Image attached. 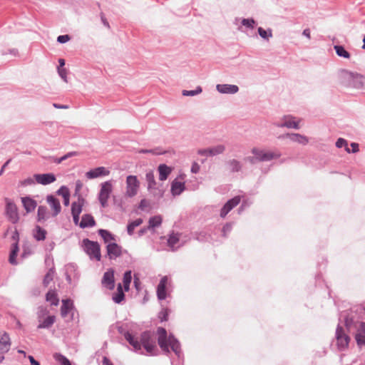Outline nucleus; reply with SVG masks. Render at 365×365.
<instances>
[{"mask_svg": "<svg viewBox=\"0 0 365 365\" xmlns=\"http://www.w3.org/2000/svg\"><path fill=\"white\" fill-rule=\"evenodd\" d=\"M118 331L119 334L123 335L130 345L132 346L133 351L143 354V346L148 354H155V351L156 349L155 342L152 339L149 331H146L143 332L140 334V340H138L131 333L127 331L124 326L118 327Z\"/></svg>", "mask_w": 365, "mask_h": 365, "instance_id": "1", "label": "nucleus"}, {"mask_svg": "<svg viewBox=\"0 0 365 365\" xmlns=\"http://www.w3.org/2000/svg\"><path fill=\"white\" fill-rule=\"evenodd\" d=\"M157 332L158 334V343L161 349L166 353H169V346H170L178 358V361L171 362L172 365H182L183 354L179 341L173 334H170L168 339L167 331L163 327H158Z\"/></svg>", "mask_w": 365, "mask_h": 365, "instance_id": "2", "label": "nucleus"}, {"mask_svg": "<svg viewBox=\"0 0 365 365\" xmlns=\"http://www.w3.org/2000/svg\"><path fill=\"white\" fill-rule=\"evenodd\" d=\"M341 317L344 318L346 328L349 332L352 329L356 330L354 338L357 345L360 347L365 345V322H359V319L354 315L341 314Z\"/></svg>", "mask_w": 365, "mask_h": 365, "instance_id": "3", "label": "nucleus"}, {"mask_svg": "<svg viewBox=\"0 0 365 365\" xmlns=\"http://www.w3.org/2000/svg\"><path fill=\"white\" fill-rule=\"evenodd\" d=\"M341 84L347 88H365V76L356 72L341 69L339 73Z\"/></svg>", "mask_w": 365, "mask_h": 365, "instance_id": "4", "label": "nucleus"}, {"mask_svg": "<svg viewBox=\"0 0 365 365\" xmlns=\"http://www.w3.org/2000/svg\"><path fill=\"white\" fill-rule=\"evenodd\" d=\"M82 247L91 259L101 260V247L98 242L91 241L89 239H83Z\"/></svg>", "mask_w": 365, "mask_h": 365, "instance_id": "5", "label": "nucleus"}, {"mask_svg": "<svg viewBox=\"0 0 365 365\" xmlns=\"http://www.w3.org/2000/svg\"><path fill=\"white\" fill-rule=\"evenodd\" d=\"M113 191L111 180H107L101 184V189L98 195V200L102 207L108 206V201Z\"/></svg>", "mask_w": 365, "mask_h": 365, "instance_id": "6", "label": "nucleus"}, {"mask_svg": "<svg viewBox=\"0 0 365 365\" xmlns=\"http://www.w3.org/2000/svg\"><path fill=\"white\" fill-rule=\"evenodd\" d=\"M125 195L128 197H135L140 189V182L136 175H128L125 180Z\"/></svg>", "mask_w": 365, "mask_h": 365, "instance_id": "7", "label": "nucleus"}, {"mask_svg": "<svg viewBox=\"0 0 365 365\" xmlns=\"http://www.w3.org/2000/svg\"><path fill=\"white\" fill-rule=\"evenodd\" d=\"M251 153L256 156L257 162L269 161L272 159L278 158L281 156L279 153L265 151L257 148H253Z\"/></svg>", "mask_w": 365, "mask_h": 365, "instance_id": "8", "label": "nucleus"}, {"mask_svg": "<svg viewBox=\"0 0 365 365\" xmlns=\"http://www.w3.org/2000/svg\"><path fill=\"white\" fill-rule=\"evenodd\" d=\"M335 337L339 349L344 350L348 347L350 337L344 332V329L339 324L336 327Z\"/></svg>", "mask_w": 365, "mask_h": 365, "instance_id": "9", "label": "nucleus"}, {"mask_svg": "<svg viewBox=\"0 0 365 365\" xmlns=\"http://www.w3.org/2000/svg\"><path fill=\"white\" fill-rule=\"evenodd\" d=\"M6 217L11 223L16 224L18 222L19 220L17 207L13 202H11L9 199H6Z\"/></svg>", "mask_w": 365, "mask_h": 365, "instance_id": "10", "label": "nucleus"}, {"mask_svg": "<svg viewBox=\"0 0 365 365\" xmlns=\"http://www.w3.org/2000/svg\"><path fill=\"white\" fill-rule=\"evenodd\" d=\"M274 125L278 128L286 127L287 128L299 129V122L295 120V118L292 115H284L282 122H274Z\"/></svg>", "mask_w": 365, "mask_h": 365, "instance_id": "11", "label": "nucleus"}, {"mask_svg": "<svg viewBox=\"0 0 365 365\" xmlns=\"http://www.w3.org/2000/svg\"><path fill=\"white\" fill-rule=\"evenodd\" d=\"M109 174L110 170L108 168L101 166L88 170L86 173L85 175L88 179L92 180L98 178L106 177L109 175Z\"/></svg>", "mask_w": 365, "mask_h": 365, "instance_id": "12", "label": "nucleus"}, {"mask_svg": "<svg viewBox=\"0 0 365 365\" xmlns=\"http://www.w3.org/2000/svg\"><path fill=\"white\" fill-rule=\"evenodd\" d=\"M101 284L103 287L109 290H113L115 287L114 270L109 269L103 276Z\"/></svg>", "mask_w": 365, "mask_h": 365, "instance_id": "13", "label": "nucleus"}, {"mask_svg": "<svg viewBox=\"0 0 365 365\" xmlns=\"http://www.w3.org/2000/svg\"><path fill=\"white\" fill-rule=\"evenodd\" d=\"M34 178L36 182L43 185H49L56 181V178L53 173L35 174Z\"/></svg>", "mask_w": 365, "mask_h": 365, "instance_id": "14", "label": "nucleus"}, {"mask_svg": "<svg viewBox=\"0 0 365 365\" xmlns=\"http://www.w3.org/2000/svg\"><path fill=\"white\" fill-rule=\"evenodd\" d=\"M106 250L110 259H115L122 255V247L115 242L108 243Z\"/></svg>", "mask_w": 365, "mask_h": 365, "instance_id": "15", "label": "nucleus"}, {"mask_svg": "<svg viewBox=\"0 0 365 365\" xmlns=\"http://www.w3.org/2000/svg\"><path fill=\"white\" fill-rule=\"evenodd\" d=\"M240 202V197L235 196L229 200L222 207L220 210V217L224 218L230 211L236 207Z\"/></svg>", "mask_w": 365, "mask_h": 365, "instance_id": "16", "label": "nucleus"}, {"mask_svg": "<svg viewBox=\"0 0 365 365\" xmlns=\"http://www.w3.org/2000/svg\"><path fill=\"white\" fill-rule=\"evenodd\" d=\"M46 202L53 210L52 215L53 217L57 216L61 211V206L59 200L52 195H48L46 197Z\"/></svg>", "mask_w": 365, "mask_h": 365, "instance_id": "17", "label": "nucleus"}, {"mask_svg": "<svg viewBox=\"0 0 365 365\" xmlns=\"http://www.w3.org/2000/svg\"><path fill=\"white\" fill-rule=\"evenodd\" d=\"M279 138L282 139L288 138L291 141L296 142L302 145H307L309 142L307 137L299 133H287L279 136Z\"/></svg>", "mask_w": 365, "mask_h": 365, "instance_id": "18", "label": "nucleus"}, {"mask_svg": "<svg viewBox=\"0 0 365 365\" xmlns=\"http://www.w3.org/2000/svg\"><path fill=\"white\" fill-rule=\"evenodd\" d=\"M217 91L223 94H235L239 91V87L231 84H217Z\"/></svg>", "mask_w": 365, "mask_h": 365, "instance_id": "19", "label": "nucleus"}, {"mask_svg": "<svg viewBox=\"0 0 365 365\" xmlns=\"http://www.w3.org/2000/svg\"><path fill=\"white\" fill-rule=\"evenodd\" d=\"M11 346L10 338L6 332L0 334V354L9 351Z\"/></svg>", "mask_w": 365, "mask_h": 365, "instance_id": "20", "label": "nucleus"}, {"mask_svg": "<svg viewBox=\"0 0 365 365\" xmlns=\"http://www.w3.org/2000/svg\"><path fill=\"white\" fill-rule=\"evenodd\" d=\"M168 282L167 277L161 278L157 287V297L159 300H164L167 297L166 294V284Z\"/></svg>", "mask_w": 365, "mask_h": 365, "instance_id": "21", "label": "nucleus"}, {"mask_svg": "<svg viewBox=\"0 0 365 365\" xmlns=\"http://www.w3.org/2000/svg\"><path fill=\"white\" fill-rule=\"evenodd\" d=\"M341 314H349L356 316L358 319H364L363 314H365V306L364 305H355L351 307L349 312H343Z\"/></svg>", "mask_w": 365, "mask_h": 365, "instance_id": "22", "label": "nucleus"}, {"mask_svg": "<svg viewBox=\"0 0 365 365\" xmlns=\"http://www.w3.org/2000/svg\"><path fill=\"white\" fill-rule=\"evenodd\" d=\"M21 202L26 212L34 211L37 206L36 201L30 197H21Z\"/></svg>", "mask_w": 365, "mask_h": 365, "instance_id": "23", "label": "nucleus"}, {"mask_svg": "<svg viewBox=\"0 0 365 365\" xmlns=\"http://www.w3.org/2000/svg\"><path fill=\"white\" fill-rule=\"evenodd\" d=\"M95 225L96 221L91 215L84 214L82 216L81 221L79 223L81 228L92 227Z\"/></svg>", "mask_w": 365, "mask_h": 365, "instance_id": "24", "label": "nucleus"}, {"mask_svg": "<svg viewBox=\"0 0 365 365\" xmlns=\"http://www.w3.org/2000/svg\"><path fill=\"white\" fill-rule=\"evenodd\" d=\"M84 203V198L79 195L78 197V201L73 202L71 204V214L76 215H80L82 212Z\"/></svg>", "mask_w": 365, "mask_h": 365, "instance_id": "25", "label": "nucleus"}, {"mask_svg": "<svg viewBox=\"0 0 365 365\" xmlns=\"http://www.w3.org/2000/svg\"><path fill=\"white\" fill-rule=\"evenodd\" d=\"M19 251V245L17 243H12L9 253V262L12 265H17L18 261L16 257Z\"/></svg>", "mask_w": 365, "mask_h": 365, "instance_id": "26", "label": "nucleus"}, {"mask_svg": "<svg viewBox=\"0 0 365 365\" xmlns=\"http://www.w3.org/2000/svg\"><path fill=\"white\" fill-rule=\"evenodd\" d=\"M158 170L159 173V179L161 181L165 180L172 171L171 168L165 164H160L158 168Z\"/></svg>", "mask_w": 365, "mask_h": 365, "instance_id": "27", "label": "nucleus"}, {"mask_svg": "<svg viewBox=\"0 0 365 365\" xmlns=\"http://www.w3.org/2000/svg\"><path fill=\"white\" fill-rule=\"evenodd\" d=\"M145 180L148 182V190L152 191L153 190H157L156 181L155 180V175L153 170L147 172L145 174Z\"/></svg>", "mask_w": 365, "mask_h": 365, "instance_id": "28", "label": "nucleus"}, {"mask_svg": "<svg viewBox=\"0 0 365 365\" xmlns=\"http://www.w3.org/2000/svg\"><path fill=\"white\" fill-rule=\"evenodd\" d=\"M47 232L39 225H36L33 230V237L36 241H43L46 239Z\"/></svg>", "mask_w": 365, "mask_h": 365, "instance_id": "29", "label": "nucleus"}, {"mask_svg": "<svg viewBox=\"0 0 365 365\" xmlns=\"http://www.w3.org/2000/svg\"><path fill=\"white\" fill-rule=\"evenodd\" d=\"M185 188V183L176 180H175L171 184V192L173 195H179Z\"/></svg>", "mask_w": 365, "mask_h": 365, "instance_id": "30", "label": "nucleus"}, {"mask_svg": "<svg viewBox=\"0 0 365 365\" xmlns=\"http://www.w3.org/2000/svg\"><path fill=\"white\" fill-rule=\"evenodd\" d=\"M73 302L71 299H63L61 308V314L62 317H66L68 312L73 309Z\"/></svg>", "mask_w": 365, "mask_h": 365, "instance_id": "31", "label": "nucleus"}, {"mask_svg": "<svg viewBox=\"0 0 365 365\" xmlns=\"http://www.w3.org/2000/svg\"><path fill=\"white\" fill-rule=\"evenodd\" d=\"M56 320L55 316H48L42 322L39 319V324L37 327L38 329H49L54 324Z\"/></svg>", "mask_w": 365, "mask_h": 365, "instance_id": "32", "label": "nucleus"}, {"mask_svg": "<svg viewBox=\"0 0 365 365\" xmlns=\"http://www.w3.org/2000/svg\"><path fill=\"white\" fill-rule=\"evenodd\" d=\"M125 299V294L120 283L117 285V292L113 294L112 299L116 304L121 303Z\"/></svg>", "mask_w": 365, "mask_h": 365, "instance_id": "33", "label": "nucleus"}, {"mask_svg": "<svg viewBox=\"0 0 365 365\" xmlns=\"http://www.w3.org/2000/svg\"><path fill=\"white\" fill-rule=\"evenodd\" d=\"M49 213L46 206L41 205L38 207L37 211V220L38 222H43L48 219Z\"/></svg>", "mask_w": 365, "mask_h": 365, "instance_id": "34", "label": "nucleus"}, {"mask_svg": "<svg viewBox=\"0 0 365 365\" xmlns=\"http://www.w3.org/2000/svg\"><path fill=\"white\" fill-rule=\"evenodd\" d=\"M46 300L53 306H57L59 299L56 292L53 290H49L46 294Z\"/></svg>", "mask_w": 365, "mask_h": 365, "instance_id": "35", "label": "nucleus"}, {"mask_svg": "<svg viewBox=\"0 0 365 365\" xmlns=\"http://www.w3.org/2000/svg\"><path fill=\"white\" fill-rule=\"evenodd\" d=\"M179 242V234L178 233H174L173 232L169 235V237L168 239V245L171 248L172 251H175L177 250V247H175V245Z\"/></svg>", "mask_w": 365, "mask_h": 365, "instance_id": "36", "label": "nucleus"}, {"mask_svg": "<svg viewBox=\"0 0 365 365\" xmlns=\"http://www.w3.org/2000/svg\"><path fill=\"white\" fill-rule=\"evenodd\" d=\"M98 232L106 243H108L112 240H115L114 235L107 230L100 229L98 230Z\"/></svg>", "mask_w": 365, "mask_h": 365, "instance_id": "37", "label": "nucleus"}, {"mask_svg": "<svg viewBox=\"0 0 365 365\" xmlns=\"http://www.w3.org/2000/svg\"><path fill=\"white\" fill-rule=\"evenodd\" d=\"M229 168L232 173H237L241 170L242 165L237 160L232 159L227 163Z\"/></svg>", "mask_w": 365, "mask_h": 365, "instance_id": "38", "label": "nucleus"}, {"mask_svg": "<svg viewBox=\"0 0 365 365\" xmlns=\"http://www.w3.org/2000/svg\"><path fill=\"white\" fill-rule=\"evenodd\" d=\"M132 281V272L130 270L126 271L123 274V287L125 291L128 292L130 289V284Z\"/></svg>", "mask_w": 365, "mask_h": 365, "instance_id": "39", "label": "nucleus"}, {"mask_svg": "<svg viewBox=\"0 0 365 365\" xmlns=\"http://www.w3.org/2000/svg\"><path fill=\"white\" fill-rule=\"evenodd\" d=\"M143 219L138 218L135 220H133L128 223L127 226V232L129 235H132L133 234L134 230L136 227L140 225L143 223Z\"/></svg>", "mask_w": 365, "mask_h": 365, "instance_id": "40", "label": "nucleus"}, {"mask_svg": "<svg viewBox=\"0 0 365 365\" xmlns=\"http://www.w3.org/2000/svg\"><path fill=\"white\" fill-rule=\"evenodd\" d=\"M334 49L335 50L337 56L343 57L344 58H350V53L344 48V46L340 45H335L334 46Z\"/></svg>", "mask_w": 365, "mask_h": 365, "instance_id": "41", "label": "nucleus"}, {"mask_svg": "<svg viewBox=\"0 0 365 365\" xmlns=\"http://www.w3.org/2000/svg\"><path fill=\"white\" fill-rule=\"evenodd\" d=\"M162 217L160 215H155V216H153V217H151L150 219H149V226H148V229L150 228H155V227H159L161 223H162Z\"/></svg>", "mask_w": 365, "mask_h": 365, "instance_id": "42", "label": "nucleus"}, {"mask_svg": "<svg viewBox=\"0 0 365 365\" xmlns=\"http://www.w3.org/2000/svg\"><path fill=\"white\" fill-rule=\"evenodd\" d=\"M33 254V250L31 245L28 242L24 243L22 247V252L21 254V258L25 259Z\"/></svg>", "mask_w": 365, "mask_h": 365, "instance_id": "43", "label": "nucleus"}, {"mask_svg": "<svg viewBox=\"0 0 365 365\" xmlns=\"http://www.w3.org/2000/svg\"><path fill=\"white\" fill-rule=\"evenodd\" d=\"M257 32L261 38L265 40H269V38L272 37V31L271 29H268L267 30H264L262 27H259L257 29Z\"/></svg>", "mask_w": 365, "mask_h": 365, "instance_id": "44", "label": "nucleus"}, {"mask_svg": "<svg viewBox=\"0 0 365 365\" xmlns=\"http://www.w3.org/2000/svg\"><path fill=\"white\" fill-rule=\"evenodd\" d=\"M225 150V147L223 145H217L214 147L209 148L210 155L215 156L222 153Z\"/></svg>", "mask_w": 365, "mask_h": 365, "instance_id": "45", "label": "nucleus"}, {"mask_svg": "<svg viewBox=\"0 0 365 365\" xmlns=\"http://www.w3.org/2000/svg\"><path fill=\"white\" fill-rule=\"evenodd\" d=\"M54 274V268L49 269L43 280V284L45 287H47L49 284V283L53 279Z\"/></svg>", "mask_w": 365, "mask_h": 365, "instance_id": "46", "label": "nucleus"}, {"mask_svg": "<svg viewBox=\"0 0 365 365\" xmlns=\"http://www.w3.org/2000/svg\"><path fill=\"white\" fill-rule=\"evenodd\" d=\"M202 91V89L201 86H198L196 87V88L195 90H190V91L183 90L182 93V96H194L201 93Z\"/></svg>", "mask_w": 365, "mask_h": 365, "instance_id": "47", "label": "nucleus"}, {"mask_svg": "<svg viewBox=\"0 0 365 365\" xmlns=\"http://www.w3.org/2000/svg\"><path fill=\"white\" fill-rule=\"evenodd\" d=\"M54 359L61 364V365H71L70 361L61 354L56 353L54 354Z\"/></svg>", "mask_w": 365, "mask_h": 365, "instance_id": "48", "label": "nucleus"}, {"mask_svg": "<svg viewBox=\"0 0 365 365\" xmlns=\"http://www.w3.org/2000/svg\"><path fill=\"white\" fill-rule=\"evenodd\" d=\"M241 24L242 26H245L249 29H254L255 25L256 24V21L254 19H242Z\"/></svg>", "mask_w": 365, "mask_h": 365, "instance_id": "49", "label": "nucleus"}, {"mask_svg": "<svg viewBox=\"0 0 365 365\" xmlns=\"http://www.w3.org/2000/svg\"><path fill=\"white\" fill-rule=\"evenodd\" d=\"M232 229V223H226L223 227H222V235L226 237L227 234H229L231 230Z\"/></svg>", "mask_w": 365, "mask_h": 365, "instance_id": "50", "label": "nucleus"}, {"mask_svg": "<svg viewBox=\"0 0 365 365\" xmlns=\"http://www.w3.org/2000/svg\"><path fill=\"white\" fill-rule=\"evenodd\" d=\"M158 149H140L138 153H143V154H147V153H151V154H153V155H160V154H163V153L161 152V151H158Z\"/></svg>", "mask_w": 365, "mask_h": 365, "instance_id": "51", "label": "nucleus"}, {"mask_svg": "<svg viewBox=\"0 0 365 365\" xmlns=\"http://www.w3.org/2000/svg\"><path fill=\"white\" fill-rule=\"evenodd\" d=\"M56 193L57 195H61L63 197V198L64 197V196H66V195H70V192H69V190L68 189L67 187L63 185L61 186L57 191H56Z\"/></svg>", "mask_w": 365, "mask_h": 365, "instance_id": "52", "label": "nucleus"}, {"mask_svg": "<svg viewBox=\"0 0 365 365\" xmlns=\"http://www.w3.org/2000/svg\"><path fill=\"white\" fill-rule=\"evenodd\" d=\"M69 271H75V266L73 264L66 266V279L68 283H71V276L68 274Z\"/></svg>", "mask_w": 365, "mask_h": 365, "instance_id": "53", "label": "nucleus"}, {"mask_svg": "<svg viewBox=\"0 0 365 365\" xmlns=\"http://www.w3.org/2000/svg\"><path fill=\"white\" fill-rule=\"evenodd\" d=\"M168 317V310L163 309L158 314V317L161 322L167 321Z\"/></svg>", "mask_w": 365, "mask_h": 365, "instance_id": "54", "label": "nucleus"}, {"mask_svg": "<svg viewBox=\"0 0 365 365\" xmlns=\"http://www.w3.org/2000/svg\"><path fill=\"white\" fill-rule=\"evenodd\" d=\"M58 73L60 77L65 81L67 82V71L64 68L58 67Z\"/></svg>", "mask_w": 365, "mask_h": 365, "instance_id": "55", "label": "nucleus"}, {"mask_svg": "<svg viewBox=\"0 0 365 365\" xmlns=\"http://www.w3.org/2000/svg\"><path fill=\"white\" fill-rule=\"evenodd\" d=\"M71 39V37L69 35H60L57 38V41L60 43H65L68 42Z\"/></svg>", "mask_w": 365, "mask_h": 365, "instance_id": "56", "label": "nucleus"}, {"mask_svg": "<svg viewBox=\"0 0 365 365\" xmlns=\"http://www.w3.org/2000/svg\"><path fill=\"white\" fill-rule=\"evenodd\" d=\"M348 144L347 141L344 138H339L336 142V146L339 148H341L343 147H346Z\"/></svg>", "mask_w": 365, "mask_h": 365, "instance_id": "57", "label": "nucleus"}, {"mask_svg": "<svg viewBox=\"0 0 365 365\" xmlns=\"http://www.w3.org/2000/svg\"><path fill=\"white\" fill-rule=\"evenodd\" d=\"M11 239L14 241V243H17V245H19V233L16 229L13 232Z\"/></svg>", "mask_w": 365, "mask_h": 365, "instance_id": "58", "label": "nucleus"}, {"mask_svg": "<svg viewBox=\"0 0 365 365\" xmlns=\"http://www.w3.org/2000/svg\"><path fill=\"white\" fill-rule=\"evenodd\" d=\"M200 171V165L197 163H194L191 167V172L192 173H197Z\"/></svg>", "mask_w": 365, "mask_h": 365, "instance_id": "59", "label": "nucleus"}, {"mask_svg": "<svg viewBox=\"0 0 365 365\" xmlns=\"http://www.w3.org/2000/svg\"><path fill=\"white\" fill-rule=\"evenodd\" d=\"M198 154L202 156H206V157L210 156V152H209V148H206V149L199 150Z\"/></svg>", "mask_w": 365, "mask_h": 365, "instance_id": "60", "label": "nucleus"}, {"mask_svg": "<svg viewBox=\"0 0 365 365\" xmlns=\"http://www.w3.org/2000/svg\"><path fill=\"white\" fill-rule=\"evenodd\" d=\"M148 206V201L145 199H142L139 204V208L140 210H144Z\"/></svg>", "mask_w": 365, "mask_h": 365, "instance_id": "61", "label": "nucleus"}, {"mask_svg": "<svg viewBox=\"0 0 365 365\" xmlns=\"http://www.w3.org/2000/svg\"><path fill=\"white\" fill-rule=\"evenodd\" d=\"M35 182H34V180L31 178H28L26 179H25L24 180V182H22V184L24 185H34Z\"/></svg>", "mask_w": 365, "mask_h": 365, "instance_id": "62", "label": "nucleus"}, {"mask_svg": "<svg viewBox=\"0 0 365 365\" xmlns=\"http://www.w3.org/2000/svg\"><path fill=\"white\" fill-rule=\"evenodd\" d=\"M245 160L248 161L251 164H255L257 163V160L255 155L254 156H248L245 158Z\"/></svg>", "mask_w": 365, "mask_h": 365, "instance_id": "63", "label": "nucleus"}, {"mask_svg": "<svg viewBox=\"0 0 365 365\" xmlns=\"http://www.w3.org/2000/svg\"><path fill=\"white\" fill-rule=\"evenodd\" d=\"M103 365H113L111 361L106 356H104L102 360Z\"/></svg>", "mask_w": 365, "mask_h": 365, "instance_id": "64", "label": "nucleus"}]
</instances>
